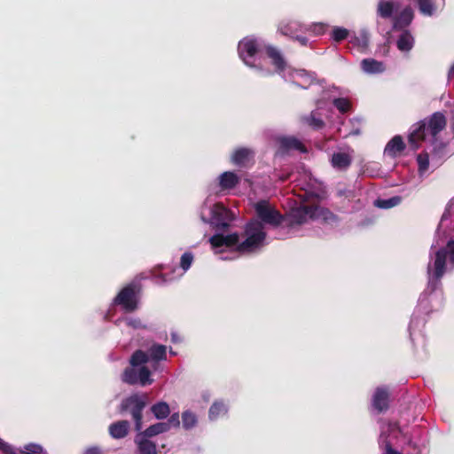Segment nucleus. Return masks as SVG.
Wrapping results in <instances>:
<instances>
[{
    "label": "nucleus",
    "instance_id": "f257e3e1",
    "mask_svg": "<svg viewBox=\"0 0 454 454\" xmlns=\"http://www.w3.org/2000/svg\"><path fill=\"white\" fill-rule=\"evenodd\" d=\"M454 231V200H451L442 215L431 245L427 267V286L419 298L418 306L411 316L409 333L414 345H424L422 329L426 317L432 310L442 306L443 297L441 280L444 274L454 269V239L447 238Z\"/></svg>",
    "mask_w": 454,
    "mask_h": 454
},
{
    "label": "nucleus",
    "instance_id": "f03ea898",
    "mask_svg": "<svg viewBox=\"0 0 454 454\" xmlns=\"http://www.w3.org/2000/svg\"><path fill=\"white\" fill-rule=\"evenodd\" d=\"M256 219L251 220L245 228L246 239L239 242L238 233L223 235L216 233L210 237L209 242L215 253H222L235 247L239 253H254L265 244L266 231L264 225L278 227L283 222V215L266 200L254 203Z\"/></svg>",
    "mask_w": 454,
    "mask_h": 454
},
{
    "label": "nucleus",
    "instance_id": "7ed1b4c3",
    "mask_svg": "<svg viewBox=\"0 0 454 454\" xmlns=\"http://www.w3.org/2000/svg\"><path fill=\"white\" fill-rule=\"evenodd\" d=\"M426 431L413 427L411 434L400 428L396 423L383 421L380 424L379 444L382 454H420L426 443Z\"/></svg>",
    "mask_w": 454,
    "mask_h": 454
},
{
    "label": "nucleus",
    "instance_id": "20e7f679",
    "mask_svg": "<svg viewBox=\"0 0 454 454\" xmlns=\"http://www.w3.org/2000/svg\"><path fill=\"white\" fill-rule=\"evenodd\" d=\"M446 118L443 114L436 112L429 120H423L412 126L409 135V144L414 150L421 141L428 140L432 145L437 144L438 134L445 128Z\"/></svg>",
    "mask_w": 454,
    "mask_h": 454
},
{
    "label": "nucleus",
    "instance_id": "39448f33",
    "mask_svg": "<svg viewBox=\"0 0 454 454\" xmlns=\"http://www.w3.org/2000/svg\"><path fill=\"white\" fill-rule=\"evenodd\" d=\"M268 56L271 59L277 72L286 82H290L302 89H308L315 80L314 74L304 69H294L288 67L281 54L276 48L268 49Z\"/></svg>",
    "mask_w": 454,
    "mask_h": 454
},
{
    "label": "nucleus",
    "instance_id": "423d86ee",
    "mask_svg": "<svg viewBox=\"0 0 454 454\" xmlns=\"http://www.w3.org/2000/svg\"><path fill=\"white\" fill-rule=\"evenodd\" d=\"M200 216L204 223H209L216 230L227 229L234 218L233 213L223 204L214 203L208 198L200 207Z\"/></svg>",
    "mask_w": 454,
    "mask_h": 454
},
{
    "label": "nucleus",
    "instance_id": "0eeeda50",
    "mask_svg": "<svg viewBox=\"0 0 454 454\" xmlns=\"http://www.w3.org/2000/svg\"><path fill=\"white\" fill-rule=\"evenodd\" d=\"M273 48L267 45L265 42L254 35L247 36L239 41L238 52L242 61L249 67H258L262 53L265 51L268 54V49Z\"/></svg>",
    "mask_w": 454,
    "mask_h": 454
},
{
    "label": "nucleus",
    "instance_id": "6e6552de",
    "mask_svg": "<svg viewBox=\"0 0 454 454\" xmlns=\"http://www.w3.org/2000/svg\"><path fill=\"white\" fill-rule=\"evenodd\" d=\"M167 346L153 342L146 351L136 350L129 358V364L142 365V364L151 362L153 371H158L160 369L159 363L167 361Z\"/></svg>",
    "mask_w": 454,
    "mask_h": 454
},
{
    "label": "nucleus",
    "instance_id": "1a4fd4ad",
    "mask_svg": "<svg viewBox=\"0 0 454 454\" xmlns=\"http://www.w3.org/2000/svg\"><path fill=\"white\" fill-rule=\"evenodd\" d=\"M146 402L147 396L145 395H132L121 403L120 411L131 414L137 431L142 429V412L146 406Z\"/></svg>",
    "mask_w": 454,
    "mask_h": 454
},
{
    "label": "nucleus",
    "instance_id": "9d476101",
    "mask_svg": "<svg viewBox=\"0 0 454 454\" xmlns=\"http://www.w3.org/2000/svg\"><path fill=\"white\" fill-rule=\"evenodd\" d=\"M121 379L129 385H139L141 387L151 385L153 382L152 372L146 366V364H142V365L130 364L123 371Z\"/></svg>",
    "mask_w": 454,
    "mask_h": 454
},
{
    "label": "nucleus",
    "instance_id": "9b49d317",
    "mask_svg": "<svg viewBox=\"0 0 454 454\" xmlns=\"http://www.w3.org/2000/svg\"><path fill=\"white\" fill-rule=\"evenodd\" d=\"M325 210L317 206L300 205L290 209L287 218L290 226L306 223L309 220L317 219Z\"/></svg>",
    "mask_w": 454,
    "mask_h": 454
},
{
    "label": "nucleus",
    "instance_id": "f8f14e48",
    "mask_svg": "<svg viewBox=\"0 0 454 454\" xmlns=\"http://www.w3.org/2000/svg\"><path fill=\"white\" fill-rule=\"evenodd\" d=\"M112 306H120L129 313L137 310L139 306L137 285L132 283L123 287L113 300Z\"/></svg>",
    "mask_w": 454,
    "mask_h": 454
},
{
    "label": "nucleus",
    "instance_id": "ddd939ff",
    "mask_svg": "<svg viewBox=\"0 0 454 454\" xmlns=\"http://www.w3.org/2000/svg\"><path fill=\"white\" fill-rule=\"evenodd\" d=\"M193 254L191 252H185L182 254L180 259V268L181 272L176 273L178 269H173L171 274H160L154 276V282L156 284H167L168 282L174 281L176 278H181L192 266L193 262Z\"/></svg>",
    "mask_w": 454,
    "mask_h": 454
},
{
    "label": "nucleus",
    "instance_id": "4468645a",
    "mask_svg": "<svg viewBox=\"0 0 454 454\" xmlns=\"http://www.w3.org/2000/svg\"><path fill=\"white\" fill-rule=\"evenodd\" d=\"M414 18L413 10L406 6L392 19V29L403 31L411 25Z\"/></svg>",
    "mask_w": 454,
    "mask_h": 454
},
{
    "label": "nucleus",
    "instance_id": "2eb2a0df",
    "mask_svg": "<svg viewBox=\"0 0 454 454\" xmlns=\"http://www.w3.org/2000/svg\"><path fill=\"white\" fill-rule=\"evenodd\" d=\"M418 4L419 12L427 17L435 15L444 7V0H413Z\"/></svg>",
    "mask_w": 454,
    "mask_h": 454
},
{
    "label": "nucleus",
    "instance_id": "dca6fc26",
    "mask_svg": "<svg viewBox=\"0 0 454 454\" xmlns=\"http://www.w3.org/2000/svg\"><path fill=\"white\" fill-rule=\"evenodd\" d=\"M389 393L385 387H377L372 398V405L378 412L385 411L388 409Z\"/></svg>",
    "mask_w": 454,
    "mask_h": 454
},
{
    "label": "nucleus",
    "instance_id": "f3484780",
    "mask_svg": "<svg viewBox=\"0 0 454 454\" xmlns=\"http://www.w3.org/2000/svg\"><path fill=\"white\" fill-rule=\"evenodd\" d=\"M150 438L142 432L136 435L135 443L139 454H157L156 443L151 441Z\"/></svg>",
    "mask_w": 454,
    "mask_h": 454
},
{
    "label": "nucleus",
    "instance_id": "a211bd4d",
    "mask_svg": "<svg viewBox=\"0 0 454 454\" xmlns=\"http://www.w3.org/2000/svg\"><path fill=\"white\" fill-rule=\"evenodd\" d=\"M400 3L395 0H380L377 6V14L383 19H390L397 12Z\"/></svg>",
    "mask_w": 454,
    "mask_h": 454
},
{
    "label": "nucleus",
    "instance_id": "6ab92c4d",
    "mask_svg": "<svg viewBox=\"0 0 454 454\" xmlns=\"http://www.w3.org/2000/svg\"><path fill=\"white\" fill-rule=\"evenodd\" d=\"M317 109L312 111L309 114L301 115L300 121L302 124L308 125L315 130H319L324 128L325 122L319 116L317 110L322 107V100L317 101Z\"/></svg>",
    "mask_w": 454,
    "mask_h": 454
},
{
    "label": "nucleus",
    "instance_id": "aec40b11",
    "mask_svg": "<svg viewBox=\"0 0 454 454\" xmlns=\"http://www.w3.org/2000/svg\"><path fill=\"white\" fill-rule=\"evenodd\" d=\"M278 29L284 35L294 37L298 32L305 31V25L295 20H286L279 23Z\"/></svg>",
    "mask_w": 454,
    "mask_h": 454
},
{
    "label": "nucleus",
    "instance_id": "412c9836",
    "mask_svg": "<svg viewBox=\"0 0 454 454\" xmlns=\"http://www.w3.org/2000/svg\"><path fill=\"white\" fill-rule=\"evenodd\" d=\"M279 149L282 153H288L290 151H298L300 153L307 152L304 145L295 137H280Z\"/></svg>",
    "mask_w": 454,
    "mask_h": 454
},
{
    "label": "nucleus",
    "instance_id": "4be33fe9",
    "mask_svg": "<svg viewBox=\"0 0 454 454\" xmlns=\"http://www.w3.org/2000/svg\"><path fill=\"white\" fill-rule=\"evenodd\" d=\"M361 69L366 74H379L386 70V66L382 61L372 58L364 59L361 63Z\"/></svg>",
    "mask_w": 454,
    "mask_h": 454
},
{
    "label": "nucleus",
    "instance_id": "5701e85b",
    "mask_svg": "<svg viewBox=\"0 0 454 454\" xmlns=\"http://www.w3.org/2000/svg\"><path fill=\"white\" fill-rule=\"evenodd\" d=\"M254 157V153L248 148H239L231 155V162L238 167H247Z\"/></svg>",
    "mask_w": 454,
    "mask_h": 454
},
{
    "label": "nucleus",
    "instance_id": "b1692460",
    "mask_svg": "<svg viewBox=\"0 0 454 454\" xmlns=\"http://www.w3.org/2000/svg\"><path fill=\"white\" fill-rule=\"evenodd\" d=\"M130 424L127 420H119L112 423L109 427V434L114 439H123L129 432Z\"/></svg>",
    "mask_w": 454,
    "mask_h": 454
},
{
    "label": "nucleus",
    "instance_id": "393cba45",
    "mask_svg": "<svg viewBox=\"0 0 454 454\" xmlns=\"http://www.w3.org/2000/svg\"><path fill=\"white\" fill-rule=\"evenodd\" d=\"M352 163V157L346 153H334L331 158V164L333 168L345 171Z\"/></svg>",
    "mask_w": 454,
    "mask_h": 454
},
{
    "label": "nucleus",
    "instance_id": "a878e982",
    "mask_svg": "<svg viewBox=\"0 0 454 454\" xmlns=\"http://www.w3.org/2000/svg\"><path fill=\"white\" fill-rule=\"evenodd\" d=\"M219 186L223 191L234 188L240 181V177L232 171L222 173L219 177Z\"/></svg>",
    "mask_w": 454,
    "mask_h": 454
},
{
    "label": "nucleus",
    "instance_id": "bb28decb",
    "mask_svg": "<svg viewBox=\"0 0 454 454\" xmlns=\"http://www.w3.org/2000/svg\"><path fill=\"white\" fill-rule=\"evenodd\" d=\"M400 35L396 40V46L403 52L410 51L414 46V37L409 29L400 31Z\"/></svg>",
    "mask_w": 454,
    "mask_h": 454
},
{
    "label": "nucleus",
    "instance_id": "cd10ccee",
    "mask_svg": "<svg viewBox=\"0 0 454 454\" xmlns=\"http://www.w3.org/2000/svg\"><path fill=\"white\" fill-rule=\"evenodd\" d=\"M405 148L401 136H395L386 145L384 153L392 158L396 157Z\"/></svg>",
    "mask_w": 454,
    "mask_h": 454
},
{
    "label": "nucleus",
    "instance_id": "c85d7f7f",
    "mask_svg": "<svg viewBox=\"0 0 454 454\" xmlns=\"http://www.w3.org/2000/svg\"><path fill=\"white\" fill-rule=\"evenodd\" d=\"M228 412L227 405L222 401H215L210 406L208 411V419L211 421H215L220 417L226 415Z\"/></svg>",
    "mask_w": 454,
    "mask_h": 454
},
{
    "label": "nucleus",
    "instance_id": "c756f323",
    "mask_svg": "<svg viewBox=\"0 0 454 454\" xmlns=\"http://www.w3.org/2000/svg\"><path fill=\"white\" fill-rule=\"evenodd\" d=\"M361 172L364 176L370 177H380L383 174L380 164L376 161H370L364 163L361 167Z\"/></svg>",
    "mask_w": 454,
    "mask_h": 454
},
{
    "label": "nucleus",
    "instance_id": "7c9ffc66",
    "mask_svg": "<svg viewBox=\"0 0 454 454\" xmlns=\"http://www.w3.org/2000/svg\"><path fill=\"white\" fill-rule=\"evenodd\" d=\"M122 324L136 330L147 328V325L138 317H126L115 321L117 326H121Z\"/></svg>",
    "mask_w": 454,
    "mask_h": 454
},
{
    "label": "nucleus",
    "instance_id": "2f4dec72",
    "mask_svg": "<svg viewBox=\"0 0 454 454\" xmlns=\"http://www.w3.org/2000/svg\"><path fill=\"white\" fill-rule=\"evenodd\" d=\"M151 411L157 419H163L169 415L170 408L166 402H158L151 407Z\"/></svg>",
    "mask_w": 454,
    "mask_h": 454
},
{
    "label": "nucleus",
    "instance_id": "473e14b6",
    "mask_svg": "<svg viewBox=\"0 0 454 454\" xmlns=\"http://www.w3.org/2000/svg\"><path fill=\"white\" fill-rule=\"evenodd\" d=\"M198 424L197 415L190 411L186 410L182 413V425L185 430H191L195 427Z\"/></svg>",
    "mask_w": 454,
    "mask_h": 454
},
{
    "label": "nucleus",
    "instance_id": "72a5a7b5",
    "mask_svg": "<svg viewBox=\"0 0 454 454\" xmlns=\"http://www.w3.org/2000/svg\"><path fill=\"white\" fill-rule=\"evenodd\" d=\"M401 201L402 198L400 196H393L388 199H377L374 201V206L379 208L388 209L399 205Z\"/></svg>",
    "mask_w": 454,
    "mask_h": 454
},
{
    "label": "nucleus",
    "instance_id": "f704fd0d",
    "mask_svg": "<svg viewBox=\"0 0 454 454\" xmlns=\"http://www.w3.org/2000/svg\"><path fill=\"white\" fill-rule=\"evenodd\" d=\"M168 431V423L158 422L147 427L143 433L149 437Z\"/></svg>",
    "mask_w": 454,
    "mask_h": 454
},
{
    "label": "nucleus",
    "instance_id": "c9c22d12",
    "mask_svg": "<svg viewBox=\"0 0 454 454\" xmlns=\"http://www.w3.org/2000/svg\"><path fill=\"white\" fill-rule=\"evenodd\" d=\"M418 171L419 176L423 177L427 174L429 168V156L427 153H420L417 156Z\"/></svg>",
    "mask_w": 454,
    "mask_h": 454
},
{
    "label": "nucleus",
    "instance_id": "e433bc0d",
    "mask_svg": "<svg viewBox=\"0 0 454 454\" xmlns=\"http://www.w3.org/2000/svg\"><path fill=\"white\" fill-rule=\"evenodd\" d=\"M349 31L342 27H334L331 33V38L336 43H340L348 38Z\"/></svg>",
    "mask_w": 454,
    "mask_h": 454
},
{
    "label": "nucleus",
    "instance_id": "4c0bfd02",
    "mask_svg": "<svg viewBox=\"0 0 454 454\" xmlns=\"http://www.w3.org/2000/svg\"><path fill=\"white\" fill-rule=\"evenodd\" d=\"M328 25L323 22H316L309 25H305V31L310 32L315 35H320L325 33Z\"/></svg>",
    "mask_w": 454,
    "mask_h": 454
},
{
    "label": "nucleus",
    "instance_id": "58836bf2",
    "mask_svg": "<svg viewBox=\"0 0 454 454\" xmlns=\"http://www.w3.org/2000/svg\"><path fill=\"white\" fill-rule=\"evenodd\" d=\"M333 104L341 114H345L350 109V102L344 98H333Z\"/></svg>",
    "mask_w": 454,
    "mask_h": 454
},
{
    "label": "nucleus",
    "instance_id": "ea45409f",
    "mask_svg": "<svg viewBox=\"0 0 454 454\" xmlns=\"http://www.w3.org/2000/svg\"><path fill=\"white\" fill-rule=\"evenodd\" d=\"M22 454H47L42 446L35 443H29L24 446Z\"/></svg>",
    "mask_w": 454,
    "mask_h": 454
},
{
    "label": "nucleus",
    "instance_id": "a19ab883",
    "mask_svg": "<svg viewBox=\"0 0 454 454\" xmlns=\"http://www.w3.org/2000/svg\"><path fill=\"white\" fill-rule=\"evenodd\" d=\"M165 423H168V430L171 427H178L180 425L179 413L178 412L173 413L170 416V418L168 419V421H165Z\"/></svg>",
    "mask_w": 454,
    "mask_h": 454
},
{
    "label": "nucleus",
    "instance_id": "79ce46f5",
    "mask_svg": "<svg viewBox=\"0 0 454 454\" xmlns=\"http://www.w3.org/2000/svg\"><path fill=\"white\" fill-rule=\"evenodd\" d=\"M2 451H4L5 454H22L20 453V452H17L10 444L7 443V447L6 448H3L1 450Z\"/></svg>",
    "mask_w": 454,
    "mask_h": 454
},
{
    "label": "nucleus",
    "instance_id": "37998d69",
    "mask_svg": "<svg viewBox=\"0 0 454 454\" xmlns=\"http://www.w3.org/2000/svg\"><path fill=\"white\" fill-rule=\"evenodd\" d=\"M296 41H298L301 45H307L308 44V38L306 36H303V35H294V37Z\"/></svg>",
    "mask_w": 454,
    "mask_h": 454
},
{
    "label": "nucleus",
    "instance_id": "c03bdc74",
    "mask_svg": "<svg viewBox=\"0 0 454 454\" xmlns=\"http://www.w3.org/2000/svg\"><path fill=\"white\" fill-rule=\"evenodd\" d=\"M83 454H100V450L98 447H90Z\"/></svg>",
    "mask_w": 454,
    "mask_h": 454
},
{
    "label": "nucleus",
    "instance_id": "a18cd8bd",
    "mask_svg": "<svg viewBox=\"0 0 454 454\" xmlns=\"http://www.w3.org/2000/svg\"><path fill=\"white\" fill-rule=\"evenodd\" d=\"M170 336H171V341H172L173 343H178V342H181V338L179 337V335H178L176 333L172 332V333H171V334H170Z\"/></svg>",
    "mask_w": 454,
    "mask_h": 454
},
{
    "label": "nucleus",
    "instance_id": "49530a36",
    "mask_svg": "<svg viewBox=\"0 0 454 454\" xmlns=\"http://www.w3.org/2000/svg\"><path fill=\"white\" fill-rule=\"evenodd\" d=\"M448 81L449 82L454 81V64L450 67V68L448 72Z\"/></svg>",
    "mask_w": 454,
    "mask_h": 454
},
{
    "label": "nucleus",
    "instance_id": "de8ad7c7",
    "mask_svg": "<svg viewBox=\"0 0 454 454\" xmlns=\"http://www.w3.org/2000/svg\"><path fill=\"white\" fill-rule=\"evenodd\" d=\"M360 134V130L359 129H352L348 135L350 136H356V135H359Z\"/></svg>",
    "mask_w": 454,
    "mask_h": 454
},
{
    "label": "nucleus",
    "instance_id": "09e8293b",
    "mask_svg": "<svg viewBox=\"0 0 454 454\" xmlns=\"http://www.w3.org/2000/svg\"><path fill=\"white\" fill-rule=\"evenodd\" d=\"M7 447V442H4L1 438H0V450L3 449V448H6Z\"/></svg>",
    "mask_w": 454,
    "mask_h": 454
},
{
    "label": "nucleus",
    "instance_id": "8fccbe9b",
    "mask_svg": "<svg viewBox=\"0 0 454 454\" xmlns=\"http://www.w3.org/2000/svg\"><path fill=\"white\" fill-rule=\"evenodd\" d=\"M290 175H286V176H280L278 178L281 180V181H286L289 178Z\"/></svg>",
    "mask_w": 454,
    "mask_h": 454
},
{
    "label": "nucleus",
    "instance_id": "3c124183",
    "mask_svg": "<svg viewBox=\"0 0 454 454\" xmlns=\"http://www.w3.org/2000/svg\"><path fill=\"white\" fill-rule=\"evenodd\" d=\"M169 353L172 356H176V352L172 349V348H169Z\"/></svg>",
    "mask_w": 454,
    "mask_h": 454
},
{
    "label": "nucleus",
    "instance_id": "603ef678",
    "mask_svg": "<svg viewBox=\"0 0 454 454\" xmlns=\"http://www.w3.org/2000/svg\"><path fill=\"white\" fill-rule=\"evenodd\" d=\"M351 121H352V122L356 121L357 123H359V122H360V120H359V119H352V120H351Z\"/></svg>",
    "mask_w": 454,
    "mask_h": 454
},
{
    "label": "nucleus",
    "instance_id": "864d4df0",
    "mask_svg": "<svg viewBox=\"0 0 454 454\" xmlns=\"http://www.w3.org/2000/svg\"><path fill=\"white\" fill-rule=\"evenodd\" d=\"M451 121H452V126H451V128H452V130H453V132H454V120H452V119H451Z\"/></svg>",
    "mask_w": 454,
    "mask_h": 454
}]
</instances>
